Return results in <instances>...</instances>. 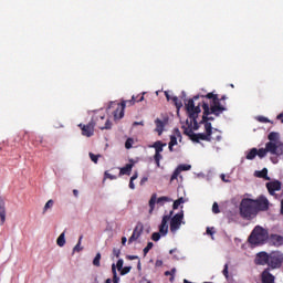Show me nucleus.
<instances>
[{
  "label": "nucleus",
  "mask_w": 283,
  "mask_h": 283,
  "mask_svg": "<svg viewBox=\"0 0 283 283\" xmlns=\"http://www.w3.org/2000/svg\"><path fill=\"white\" fill-rule=\"evenodd\" d=\"M198 98L199 96H193L185 104L186 114L190 120L189 119L186 120V124L188 125V127H184V134L188 136L190 140H193V136H196V133H193V130L198 132V129H200L198 115L202 112V109L200 108V105L202 104L198 103L196 105V101H198Z\"/></svg>",
  "instance_id": "1"
},
{
  "label": "nucleus",
  "mask_w": 283,
  "mask_h": 283,
  "mask_svg": "<svg viewBox=\"0 0 283 283\" xmlns=\"http://www.w3.org/2000/svg\"><path fill=\"white\" fill-rule=\"evenodd\" d=\"M145 101V96L142 95L139 98L138 96H132V99L123 101L122 103L111 102L108 105V109H112L115 107V111L113 113L115 120H120L125 116V107H132V105H136V103H143Z\"/></svg>",
  "instance_id": "2"
},
{
  "label": "nucleus",
  "mask_w": 283,
  "mask_h": 283,
  "mask_svg": "<svg viewBox=\"0 0 283 283\" xmlns=\"http://www.w3.org/2000/svg\"><path fill=\"white\" fill-rule=\"evenodd\" d=\"M239 211L243 220H253V218L258 216V211L255 210V205L253 203V199L251 198H243L241 200Z\"/></svg>",
  "instance_id": "3"
},
{
  "label": "nucleus",
  "mask_w": 283,
  "mask_h": 283,
  "mask_svg": "<svg viewBox=\"0 0 283 283\" xmlns=\"http://www.w3.org/2000/svg\"><path fill=\"white\" fill-rule=\"evenodd\" d=\"M266 241H269V230L264 229L262 226H256L248 239V242L254 244V247L264 244Z\"/></svg>",
  "instance_id": "4"
},
{
  "label": "nucleus",
  "mask_w": 283,
  "mask_h": 283,
  "mask_svg": "<svg viewBox=\"0 0 283 283\" xmlns=\"http://www.w3.org/2000/svg\"><path fill=\"white\" fill-rule=\"evenodd\" d=\"M199 96L198 98H208L209 101H212L209 111L214 115V116H220L222 112H227V107L222 106L220 103V97H218V94L213 93H208L206 95H196Z\"/></svg>",
  "instance_id": "5"
},
{
  "label": "nucleus",
  "mask_w": 283,
  "mask_h": 283,
  "mask_svg": "<svg viewBox=\"0 0 283 283\" xmlns=\"http://www.w3.org/2000/svg\"><path fill=\"white\" fill-rule=\"evenodd\" d=\"M283 264V253L280 251H272L269 256V269L275 270V269H282Z\"/></svg>",
  "instance_id": "6"
},
{
  "label": "nucleus",
  "mask_w": 283,
  "mask_h": 283,
  "mask_svg": "<svg viewBox=\"0 0 283 283\" xmlns=\"http://www.w3.org/2000/svg\"><path fill=\"white\" fill-rule=\"evenodd\" d=\"M182 220H185V211L182 210L179 213H176L172 218L170 217L171 233H176V231H178V229H180V227L185 224Z\"/></svg>",
  "instance_id": "7"
},
{
  "label": "nucleus",
  "mask_w": 283,
  "mask_h": 283,
  "mask_svg": "<svg viewBox=\"0 0 283 283\" xmlns=\"http://www.w3.org/2000/svg\"><path fill=\"white\" fill-rule=\"evenodd\" d=\"M253 205L256 213H260V211H266L271 203L269 202L266 196L261 195L256 199H253Z\"/></svg>",
  "instance_id": "8"
},
{
  "label": "nucleus",
  "mask_w": 283,
  "mask_h": 283,
  "mask_svg": "<svg viewBox=\"0 0 283 283\" xmlns=\"http://www.w3.org/2000/svg\"><path fill=\"white\" fill-rule=\"evenodd\" d=\"M95 125L98 127V129H112V122L109 119L105 120V114L104 113H95L93 115V118H96Z\"/></svg>",
  "instance_id": "9"
},
{
  "label": "nucleus",
  "mask_w": 283,
  "mask_h": 283,
  "mask_svg": "<svg viewBox=\"0 0 283 283\" xmlns=\"http://www.w3.org/2000/svg\"><path fill=\"white\" fill-rule=\"evenodd\" d=\"M96 119L98 118L92 117L88 124H78L80 129H82V136H86V138H92V136H94V127H96Z\"/></svg>",
  "instance_id": "10"
},
{
  "label": "nucleus",
  "mask_w": 283,
  "mask_h": 283,
  "mask_svg": "<svg viewBox=\"0 0 283 283\" xmlns=\"http://www.w3.org/2000/svg\"><path fill=\"white\" fill-rule=\"evenodd\" d=\"M171 216H174V210H171L169 212V214H165L161 219V223L159 226V233L161 235H167V233H169V224H167L169 222V220H171Z\"/></svg>",
  "instance_id": "11"
},
{
  "label": "nucleus",
  "mask_w": 283,
  "mask_h": 283,
  "mask_svg": "<svg viewBox=\"0 0 283 283\" xmlns=\"http://www.w3.org/2000/svg\"><path fill=\"white\" fill-rule=\"evenodd\" d=\"M201 107L203 109V115L201 120L199 122V125H205V123H209V120H214L213 117H211V114H213L211 111H209V104L205 101L201 102Z\"/></svg>",
  "instance_id": "12"
},
{
  "label": "nucleus",
  "mask_w": 283,
  "mask_h": 283,
  "mask_svg": "<svg viewBox=\"0 0 283 283\" xmlns=\"http://www.w3.org/2000/svg\"><path fill=\"white\" fill-rule=\"evenodd\" d=\"M145 227L143 226L142 222L137 223L136 227L134 228L133 234L128 239V244H132L133 242H136L140 235H143Z\"/></svg>",
  "instance_id": "13"
},
{
  "label": "nucleus",
  "mask_w": 283,
  "mask_h": 283,
  "mask_svg": "<svg viewBox=\"0 0 283 283\" xmlns=\"http://www.w3.org/2000/svg\"><path fill=\"white\" fill-rule=\"evenodd\" d=\"M266 189L270 196H275V191H280L282 189V181L274 180L266 184Z\"/></svg>",
  "instance_id": "14"
},
{
  "label": "nucleus",
  "mask_w": 283,
  "mask_h": 283,
  "mask_svg": "<svg viewBox=\"0 0 283 283\" xmlns=\"http://www.w3.org/2000/svg\"><path fill=\"white\" fill-rule=\"evenodd\" d=\"M274 146L273 143H266L265 144V148H260L259 150L256 149V156H259V158H265V156L268 154H273L274 153Z\"/></svg>",
  "instance_id": "15"
},
{
  "label": "nucleus",
  "mask_w": 283,
  "mask_h": 283,
  "mask_svg": "<svg viewBox=\"0 0 283 283\" xmlns=\"http://www.w3.org/2000/svg\"><path fill=\"white\" fill-rule=\"evenodd\" d=\"M269 258L270 253L259 252L255 258V264H259L260 266H269Z\"/></svg>",
  "instance_id": "16"
},
{
  "label": "nucleus",
  "mask_w": 283,
  "mask_h": 283,
  "mask_svg": "<svg viewBox=\"0 0 283 283\" xmlns=\"http://www.w3.org/2000/svg\"><path fill=\"white\" fill-rule=\"evenodd\" d=\"M268 241L270 242V244H273V247H282L283 237L280 234H270Z\"/></svg>",
  "instance_id": "17"
},
{
  "label": "nucleus",
  "mask_w": 283,
  "mask_h": 283,
  "mask_svg": "<svg viewBox=\"0 0 283 283\" xmlns=\"http://www.w3.org/2000/svg\"><path fill=\"white\" fill-rule=\"evenodd\" d=\"M155 125H156L155 132H157L158 136H160L163 134V132H165V126L167 125V119L161 120L160 118H157V119H155Z\"/></svg>",
  "instance_id": "18"
},
{
  "label": "nucleus",
  "mask_w": 283,
  "mask_h": 283,
  "mask_svg": "<svg viewBox=\"0 0 283 283\" xmlns=\"http://www.w3.org/2000/svg\"><path fill=\"white\" fill-rule=\"evenodd\" d=\"M200 140H207L208 143H211V137L208 136L206 133H198L193 135L192 143H200Z\"/></svg>",
  "instance_id": "19"
},
{
  "label": "nucleus",
  "mask_w": 283,
  "mask_h": 283,
  "mask_svg": "<svg viewBox=\"0 0 283 283\" xmlns=\"http://www.w3.org/2000/svg\"><path fill=\"white\" fill-rule=\"evenodd\" d=\"M0 224H6V201L0 197Z\"/></svg>",
  "instance_id": "20"
},
{
  "label": "nucleus",
  "mask_w": 283,
  "mask_h": 283,
  "mask_svg": "<svg viewBox=\"0 0 283 283\" xmlns=\"http://www.w3.org/2000/svg\"><path fill=\"white\" fill-rule=\"evenodd\" d=\"M150 147L155 149V154H163L164 147H167V144L163 143L161 140H157Z\"/></svg>",
  "instance_id": "21"
},
{
  "label": "nucleus",
  "mask_w": 283,
  "mask_h": 283,
  "mask_svg": "<svg viewBox=\"0 0 283 283\" xmlns=\"http://www.w3.org/2000/svg\"><path fill=\"white\" fill-rule=\"evenodd\" d=\"M174 134L175 135L170 136L169 144L176 146V145H178V138H182V134L180 133V129H178V128L174 129Z\"/></svg>",
  "instance_id": "22"
},
{
  "label": "nucleus",
  "mask_w": 283,
  "mask_h": 283,
  "mask_svg": "<svg viewBox=\"0 0 283 283\" xmlns=\"http://www.w3.org/2000/svg\"><path fill=\"white\" fill-rule=\"evenodd\" d=\"M272 145L274 147V153H272V156H283V143H272Z\"/></svg>",
  "instance_id": "23"
},
{
  "label": "nucleus",
  "mask_w": 283,
  "mask_h": 283,
  "mask_svg": "<svg viewBox=\"0 0 283 283\" xmlns=\"http://www.w3.org/2000/svg\"><path fill=\"white\" fill-rule=\"evenodd\" d=\"M134 164H126L125 167L119 169V176H130Z\"/></svg>",
  "instance_id": "24"
},
{
  "label": "nucleus",
  "mask_w": 283,
  "mask_h": 283,
  "mask_svg": "<svg viewBox=\"0 0 283 283\" xmlns=\"http://www.w3.org/2000/svg\"><path fill=\"white\" fill-rule=\"evenodd\" d=\"M268 143H280V133H276V132H271L269 135H268Z\"/></svg>",
  "instance_id": "25"
},
{
  "label": "nucleus",
  "mask_w": 283,
  "mask_h": 283,
  "mask_svg": "<svg viewBox=\"0 0 283 283\" xmlns=\"http://www.w3.org/2000/svg\"><path fill=\"white\" fill-rule=\"evenodd\" d=\"M256 178H264L265 180H271V178H269V169L263 168L260 171L255 172Z\"/></svg>",
  "instance_id": "26"
},
{
  "label": "nucleus",
  "mask_w": 283,
  "mask_h": 283,
  "mask_svg": "<svg viewBox=\"0 0 283 283\" xmlns=\"http://www.w3.org/2000/svg\"><path fill=\"white\" fill-rule=\"evenodd\" d=\"M255 156H258V148H252L250 151L247 154L245 158L247 160H254Z\"/></svg>",
  "instance_id": "27"
},
{
  "label": "nucleus",
  "mask_w": 283,
  "mask_h": 283,
  "mask_svg": "<svg viewBox=\"0 0 283 283\" xmlns=\"http://www.w3.org/2000/svg\"><path fill=\"white\" fill-rule=\"evenodd\" d=\"M203 125L206 134L211 138V134H213V126H211L210 122H205Z\"/></svg>",
  "instance_id": "28"
},
{
  "label": "nucleus",
  "mask_w": 283,
  "mask_h": 283,
  "mask_svg": "<svg viewBox=\"0 0 283 283\" xmlns=\"http://www.w3.org/2000/svg\"><path fill=\"white\" fill-rule=\"evenodd\" d=\"M157 197H156V193H154L151 197H150V200H149V207H150V210H149V213H151L154 211V209L156 208V202H157Z\"/></svg>",
  "instance_id": "29"
},
{
  "label": "nucleus",
  "mask_w": 283,
  "mask_h": 283,
  "mask_svg": "<svg viewBox=\"0 0 283 283\" xmlns=\"http://www.w3.org/2000/svg\"><path fill=\"white\" fill-rule=\"evenodd\" d=\"M57 247H65V232H62L57 240H56Z\"/></svg>",
  "instance_id": "30"
},
{
  "label": "nucleus",
  "mask_w": 283,
  "mask_h": 283,
  "mask_svg": "<svg viewBox=\"0 0 283 283\" xmlns=\"http://www.w3.org/2000/svg\"><path fill=\"white\" fill-rule=\"evenodd\" d=\"M172 103L175 104L178 112L182 108V101H180L177 96L172 97Z\"/></svg>",
  "instance_id": "31"
},
{
  "label": "nucleus",
  "mask_w": 283,
  "mask_h": 283,
  "mask_svg": "<svg viewBox=\"0 0 283 283\" xmlns=\"http://www.w3.org/2000/svg\"><path fill=\"white\" fill-rule=\"evenodd\" d=\"M154 160L157 167H160V160H163V155L160 153H155Z\"/></svg>",
  "instance_id": "32"
},
{
  "label": "nucleus",
  "mask_w": 283,
  "mask_h": 283,
  "mask_svg": "<svg viewBox=\"0 0 283 283\" xmlns=\"http://www.w3.org/2000/svg\"><path fill=\"white\" fill-rule=\"evenodd\" d=\"M138 178V172H135L129 180V189H136V185H134V180Z\"/></svg>",
  "instance_id": "33"
},
{
  "label": "nucleus",
  "mask_w": 283,
  "mask_h": 283,
  "mask_svg": "<svg viewBox=\"0 0 283 283\" xmlns=\"http://www.w3.org/2000/svg\"><path fill=\"white\" fill-rule=\"evenodd\" d=\"M178 170H180V172L182 171H189L191 169V165H187V164H181L177 167Z\"/></svg>",
  "instance_id": "34"
},
{
  "label": "nucleus",
  "mask_w": 283,
  "mask_h": 283,
  "mask_svg": "<svg viewBox=\"0 0 283 283\" xmlns=\"http://www.w3.org/2000/svg\"><path fill=\"white\" fill-rule=\"evenodd\" d=\"M93 265L101 266V252H97V254L95 255V258L93 260Z\"/></svg>",
  "instance_id": "35"
},
{
  "label": "nucleus",
  "mask_w": 283,
  "mask_h": 283,
  "mask_svg": "<svg viewBox=\"0 0 283 283\" xmlns=\"http://www.w3.org/2000/svg\"><path fill=\"white\" fill-rule=\"evenodd\" d=\"M112 273H113V283H118V275L116 274V264L112 265Z\"/></svg>",
  "instance_id": "36"
},
{
  "label": "nucleus",
  "mask_w": 283,
  "mask_h": 283,
  "mask_svg": "<svg viewBox=\"0 0 283 283\" xmlns=\"http://www.w3.org/2000/svg\"><path fill=\"white\" fill-rule=\"evenodd\" d=\"M180 170L177 168L175 169V171L172 172L171 177H170V182H174V180H178V176H180Z\"/></svg>",
  "instance_id": "37"
},
{
  "label": "nucleus",
  "mask_w": 283,
  "mask_h": 283,
  "mask_svg": "<svg viewBox=\"0 0 283 283\" xmlns=\"http://www.w3.org/2000/svg\"><path fill=\"white\" fill-rule=\"evenodd\" d=\"M180 170L177 168L175 169V171L172 172L171 177H170V182H174V180H178V176H180Z\"/></svg>",
  "instance_id": "38"
},
{
  "label": "nucleus",
  "mask_w": 283,
  "mask_h": 283,
  "mask_svg": "<svg viewBox=\"0 0 283 283\" xmlns=\"http://www.w3.org/2000/svg\"><path fill=\"white\" fill-rule=\"evenodd\" d=\"M222 275L226 277V280H229V263L224 264Z\"/></svg>",
  "instance_id": "39"
},
{
  "label": "nucleus",
  "mask_w": 283,
  "mask_h": 283,
  "mask_svg": "<svg viewBox=\"0 0 283 283\" xmlns=\"http://www.w3.org/2000/svg\"><path fill=\"white\" fill-rule=\"evenodd\" d=\"M52 207H54V200L51 199L45 203L43 213H45V211H48V209H52Z\"/></svg>",
  "instance_id": "40"
},
{
  "label": "nucleus",
  "mask_w": 283,
  "mask_h": 283,
  "mask_svg": "<svg viewBox=\"0 0 283 283\" xmlns=\"http://www.w3.org/2000/svg\"><path fill=\"white\" fill-rule=\"evenodd\" d=\"M171 199L169 197H159L157 199V205H163L164 202H170Z\"/></svg>",
  "instance_id": "41"
},
{
  "label": "nucleus",
  "mask_w": 283,
  "mask_h": 283,
  "mask_svg": "<svg viewBox=\"0 0 283 283\" xmlns=\"http://www.w3.org/2000/svg\"><path fill=\"white\" fill-rule=\"evenodd\" d=\"M151 249H154V243L148 242L147 247L144 248V255H147V253H149V251H151Z\"/></svg>",
  "instance_id": "42"
},
{
  "label": "nucleus",
  "mask_w": 283,
  "mask_h": 283,
  "mask_svg": "<svg viewBox=\"0 0 283 283\" xmlns=\"http://www.w3.org/2000/svg\"><path fill=\"white\" fill-rule=\"evenodd\" d=\"M81 251H83V247H81V242H77L76 245L73 248V254L81 253Z\"/></svg>",
  "instance_id": "43"
},
{
  "label": "nucleus",
  "mask_w": 283,
  "mask_h": 283,
  "mask_svg": "<svg viewBox=\"0 0 283 283\" xmlns=\"http://www.w3.org/2000/svg\"><path fill=\"white\" fill-rule=\"evenodd\" d=\"M160 235H163L160 232H154V233L151 234V240H153L154 242H158V240H160Z\"/></svg>",
  "instance_id": "44"
},
{
  "label": "nucleus",
  "mask_w": 283,
  "mask_h": 283,
  "mask_svg": "<svg viewBox=\"0 0 283 283\" xmlns=\"http://www.w3.org/2000/svg\"><path fill=\"white\" fill-rule=\"evenodd\" d=\"M133 145H134V139H133V138H128V139L125 142V147H126L127 149H132Z\"/></svg>",
  "instance_id": "45"
},
{
  "label": "nucleus",
  "mask_w": 283,
  "mask_h": 283,
  "mask_svg": "<svg viewBox=\"0 0 283 283\" xmlns=\"http://www.w3.org/2000/svg\"><path fill=\"white\" fill-rule=\"evenodd\" d=\"M120 271V275H127V273H129V271H132V266H125V268H122Z\"/></svg>",
  "instance_id": "46"
},
{
  "label": "nucleus",
  "mask_w": 283,
  "mask_h": 283,
  "mask_svg": "<svg viewBox=\"0 0 283 283\" xmlns=\"http://www.w3.org/2000/svg\"><path fill=\"white\" fill-rule=\"evenodd\" d=\"M212 213H220V206H218V202L212 205Z\"/></svg>",
  "instance_id": "47"
},
{
  "label": "nucleus",
  "mask_w": 283,
  "mask_h": 283,
  "mask_svg": "<svg viewBox=\"0 0 283 283\" xmlns=\"http://www.w3.org/2000/svg\"><path fill=\"white\" fill-rule=\"evenodd\" d=\"M256 120L259 123H271V120L269 118L264 117V116H258Z\"/></svg>",
  "instance_id": "48"
},
{
  "label": "nucleus",
  "mask_w": 283,
  "mask_h": 283,
  "mask_svg": "<svg viewBox=\"0 0 283 283\" xmlns=\"http://www.w3.org/2000/svg\"><path fill=\"white\" fill-rule=\"evenodd\" d=\"M105 178H108V180H116V176L109 174V171L104 172Z\"/></svg>",
  "instance_id": "49"
},
{
  "label": "nucleus",
  "mask_w": 283,
  "mask_h": 283,
  "mask_svg": "<svg viewBox=\"0 0 283 283\" xmlns=\"http://www.w3.org/2000/svg\"><path fill=\"white\" fill-rule=\"evenodd\" d=\"M90 158L93 163H95V165H96V163H98V156L94 155V153H90Z\"/></svg>",
  "instance_id": "50"
},
{
  "label": "nucleus",
  "mask_w": 283,
  "mask_h": 283,
  "mask_svg": "<svg viewBox=\"0 0 283 283\" xmlns=\"http://www.w3.org/2000/svg\"><path fill=\"white\" fill-rule=\"evenodd\" d=\"M123 264H124L123 259H119V260L117 261V264H116L117 271H123Z\"/></svg>",
  "instance_id": "51"
},
{
  "label": "nucleus",
  "mask_w": 283,
  "mask_h": 283,
  "mask_svg": "<svg viewBox=\"0 0 283 283\" xmlns=\"http://www.w3.org/2000/svg\"><path fill=\"white\" fill-rule=\"evenodd\" d=\"M165 275H166V277H168V275H170V276L176 275V268L171 269V271H166Z\"/></svg>",
  "instance_id": "52"
},
{
  "label": "nucleus",
  "mask_w": 283,
  "mask_h": 283,
  "mask_svg": "<svg viewBox=\"0 0 283 283\" xmlns=\"http://www.w3.org/2000/svg\"><path fill=\"white\" fill-rule=\"evenodd\" d=\"M113 255H115V258H120V249H113Z\"/></svg>",
  "instance_id": "53"
},
{
  "label": "nucleus",
  "mask_w": 283,
  "mask_h": 283,
  "mask_svg": "<svg viewBox=\"0 0 283 283\" xmlns=\"http://www.w3.org/2000/svg\"><path fill=\"white\" fill-rule=\"evenodd\" d=\"M178 207H180V203L178 202V200H175L172 203V209L176 210L178 209Z\"/></svg>",
  "instance_id": "54"
},
{
  "label": "nucleus",
  "mask_w": 283,
  "mask_h": 283,
  "mask_svg": "<svg viewBox=\"0 0 283 283\" xmlns=\"http://www.w3.org/2000/svg\"><path fill=\"white\" fill-rule=\"evenodd\" d=\"M213 233H216V232L213 231V228H207V234H208V235H213Z\"/></svg>",
  "instance_id": "55"
},
{
  "label": "nucleus",
  "mask_w": 283,
  "mask_h": 283,
  "mask_svg": "<svg viewBox=\"0 0 283 283\" xmlns=\"http://www.w3.org/2000/svg\"><path fill=\"white\" fill-rule=\"evenodd\" d=\"M220 178L223 182H229V179H227V176L224 174H221Z\"/></svg>",
  "instance_id": "56"
},
{
  "label": "nucleus",
  "mask_w": 283,
  "mask_h": 283,
  "mask_svg": "<svg viewBox=\"0 0 283 283\" xmlns=\"http://www.w3.org/2000/svg\"><path fill=\"white\" fill-rule=\"evenodd\" d=\"M138 125H145V123L144 122H134L133 123V127H136V126H138Z\"/></svg>",
  "instance_id": "57"
},
{
  "label": "nucleus",
  "mask_w": 283,
  "mask_h": 283,
  "mask_svg": "<svg viewBox=\"0 0 283 283\" xmlns=\"http://www.w3.org/2000/svg\"><path fill=\"white\" fill-rule=\"evenodd\" d=\"M179 205H185V198L180 197L179 199H177Z\"/></svg>",
  "instance_id": "58"
},
{
  "label": "nucleus",
  "mask_w": 283,
  "mask_h": 283,
  "mask_svg": "<svg viewBox=\"0 0 283 283\" xmlns=\"http://www.w3.org/2000/svg\"><path fill=\"white\" fill-rule=\"evenodd\" d=\"M276 118H277V120H281V123H283V113L279 114V115L276 116Z\"/></svg>",
  "instance_id": "59"
},
{
  "label": "nucleus",
  "mask_w": 283,
  "mask_h": 283,
  "mask_svg": "<svg viewBox=\"0 0 283 283\" xmlns=\"http://www.w3.org/2000/svg\"><path fill=\"white\" fill-rule=\"evenodd\" d=\"M122 244L125 247V244H127V237H123L122 238Z\"/></svg>",
  "instance_id": "60"
},
{
  "label": "nucleus",
  "mask_w": 283,
  "mask_h": 283,
  "mask_svg": "<svg viewBox=\"0 0 283 283\" xmlns=\"http://www.w3.org/2000/svg\"><path fill=\"white\" fill-rule=\"evenodd\" d=\"M156 266H161L163 265V260H157L155 263Z\"/></svg>",
  "instance_id": "61"
},
{
  "label": "nucleus",
  "mask_w": 283,
  "mask_h": 283,
  "mask_svg": "<svg viewBox=\"0 0 283 283\" xmlns=\"http://www.w3.org/2000/svg\"><path fill=\"white\" fill-rule=\"evenodd\" d=\"M147 180H148V178H147V177L142 178V180H140V185H145V182H147Z\"/></svg>",
  "instance_id": "62"
},
{
  "label": "nucleus",
  "mask_w": 283,
  "mask_h": 283,
  "mask_svg": "<svg viewBox=\"0 0 283 283\" xmlns=\"http://www.w3.org/2000/svg\"><path fill=\"white\" fill-rule=\"evenodd\" d=\"M128 260H138V256H136V255H129V256H128Z\"/></svg>",
  "instance_id": "63"
},
{
  "label": "nucleus",
  "mask_w": 283,
  "mask_h": 283,
  "mask_svg": "<svg viewBox=\"0 0 283 283\" xmlns=\"http://www.w3.org/2000/svg\"><path fill=\"white\" fill-rule=\"evenodd\" d=\"M73 195L75 196V198H78V190L74 189Z\"/></svg>",
  "instance_id": "64"
}]
</instances>
